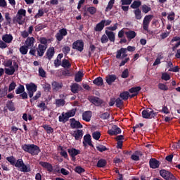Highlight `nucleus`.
Masks as SVG:
<instances>
[{"instance_id":"obj_6","label":"nucleus","mask_w":180,"mask_h":180,"mask_svg":"<svg viewBox=\"0 0 180 180\" xmlns=\"http://www.w3.org/2000/svg\"><path fill=\"white\" fill-rule=\"evenodd\" d=\"M25 86L27 91L29 98H33L34 92L37 91V85H36L34 83H30L27 84Z\"/></svg>"},{"instance_id":"obj_56","label":"nucleus","mask_w":180,"mask_h":180,"mask_svg":"<svg viewBox=\"0 0 180 180\" xmlns=\"http://www.w3.org/2000/svg\"><path fill=\"white\" fill-rule=\"evenodd\" d=\"M115 103L117 108H122V106H123V101L120 99V98H118L115 100Z\"/></svg>"},{"instance_id":"obj_35","label":"nucleus","mask_w":180,"mask_h":180,"mask_svg":"<svg viewBox=\"0 0 180 180\" xmlns=\"http://www.w3.org/2000/svg\"><path fill=\"white\" fill-rule=\"evenodd\" d=\"M61 66L63 67V68H71V63L69 60L64 59L62 61Z\"/></svg>"},{"instance_id":"obj_40","label":"nucleus","mask_w":180,"mask_h":180,"mask_svg":"<svg viewBox=\"0 0 180 180\" xmlns=\"http://www.w3.org/2000/svg\"><path fill=\"white\" fill-rule=\"evenodd\" d=\"M56 105L58 108H60V106H64L65 105V100H64V99H56Z\"/></svg>"},{"instance_id":"obj_27","label":"nucleus","mask_w":180,"mask_h":180,"mask_svg":"<svg viewBox=\"0 0 180 180\" xmlns=\"http://www.w3.org/2000/svg\"><path fill=\"white\" fill-rule=\"evenodd\" d=\"M93 84L97 86H102L103 85V79L101 77H97L93 81Z\"/></svg>"},{"instance_id":"obj_38","label":"nucleus","mask_w":180,"mask_h":180,"mask_svg":"<svg viewBox=\"0 0 180 180\" xmlns=\"http://www.w3.org/2000/svg\"><path fill=\"white\" fill-rule=\"evenodd\" d=\"M71 91L73 94H78V89H79V85L78 84L75 83L71 86Z\"/></svg>"},{"instance_id":"obj_62","label":"nucleus","mask_w":180,"mask_h":180,"mask_svg":"<svg viewBox=\"0 0 180 180\" xmlns=\"http://www.w3.org/2000/svg\"><path fill=\"white\" fill-rule=\"evenodd\" d=\"M87 11L90 13L91 15H95V13H96V8L89 7L87 8Z\"/></svg>"},{"instance_id":"obj_39","label":"nucleus","mask_w":180,"mask_h":180,"mask_svg":"<svg viewBox=\"0 0 180 180\" xmlns=\"http://www.w3.org/2000/svg\"><path fill=\"white\" fill-rule=\"evenodd\" d=\"M20 168V171L23 173H28L31 171L30 168L26 166L25 163Z\"/></svg>"},{"instance_id":"obj_19","label":"nucleus","mask_w":180,"mask_h":180,"mask_svg":"<svg viewBox=\"0 0 180 180\" xmlns=\"http://www.w3.org/2000/svg\"><path fill=\"white\" fill-rule=\"evenodd\" d=\"M117 79V77L115 75H108L105 77V81L108 85H112Z\"/></svg>"},{"instance_id":"obj_22","label":"nucleus","mask_w":180,"mask_h":180,"mask_svg":"<svg viewBox=\"0 0 180 180\" xmlns=\"http://www.w3.org/2000/svg\"><path fill=\"white\" fill-rule=\"evenodd\" d=\"M68 153L70 157H72V158H74V157H76V155H78V154H81V150L72 148L68 149Z\"/></svg>"},{"instance_id":"obj_49","label":"nucleus","mask_w":180,"mask_h":180,"mask_svg":"<svg viewBox=\"0 0 180 180\" xmlns=\"http://www.w3.org/2000/svg\"><path fill=\"white\" fill-rule=\"evenodd\" d=\"M77 112V110L75 109H72L69 110L68 112H65V114L67 115L68 117H72V116H75V113Z\"/></svg>"},{"instance_id":"obj_4","label":"nucleus","mask_w":180,"mask_h":180,"mask_svg":"<svg viewBox=\"0 0 180 180\" xmlns=\"http://www.w3.org/2000/svg\"><path fill=\"white\" fill-rule=\"evenodd\" d=\"M157 116V112L152 108H146L142 111V117L143 119H153Z\"/></svg>"},{"instance_id":"obj_34","label":"nucleus","mask_w":180,"mask_h":180,"mask_svg":"<svg viewBox=\"0 0 180 180\" xmlns=\"http://www.w3.org/2000/svg\"><path fill=\"white\" fill-rule=\"evenodd\" d=\"M131 95L129 93V91H124L120 94V97L123 100V101H127L129 99V97H130Z\"/></svg>"},{"instance_id":"obj_36","label":"nucleus","mask_w":180,"mask_h":180,"mask_svg":"<svg viewBox=\"0 0 180 180\" xmlns=\"http://www.w3.org/2000/svg\"><path fill=\"white\" fill-rule=\"evenodd\" d=\"M19 50L20 53L22 54V56H25V54H27V51H29V48H27L26 45H23L20 47Z\"/></svg>"},{"instance_id":"obj_10","label":"nucleus","mask_w":180,"mask_h":180,"mask_svg":"<svg viewBox=\"0 0 180 180\" xmlns=\"http://www.w3.org/2000/svg\"><path fill=\"white\" fill-rule=\"evenodd\" d=\"M89 101L91 103L95 105V106H101V105H102V103H103V101H102V99H101L96 96H89Z\"/></svg>"},{"instance_id":"obj_52","label":"nucleus","mask_w":180,"mask_h":180,"mask_svg":"<svg viewBox=\"0 0 180 180\" xmlns=\"http://www.w3.org/2000/svg\"><path fill=\"white\" fill-rule=\"evenodd\" d=\"M92 137L94 139V140H99L101 139V132L100 131H94L92 134Z\"/></svg>"},{"instance_id":"obj_37","label":"nucleus","mask_w":180,"mask_h":180,"mask_svg":"<svg viewBox=\"0 0 180 180\" xmlns=\"http://www.w3.org/2000/svg\"><path fill=\"white\" fill-rule=\"evenodd\" d=\"M25 91V86L20 84L19 86L15 89L16 95H20Z\"/></svg>"},{"instance_id":"obj_25","label":"nucleus","mask_w":180,"mask_h":180,"mask_svg":"<svg viewBox=\"0 0 180 180\" xmlns=\"http://www.w3.org/2000/svg\"><path fill=\"white\" fill-rule=\"evenodd\" d=\"M134 13L135 15V19L137 20H141L143 15H141V10H140V8L135 9L134 11Z\"/></svg>"},{"instance_id":"obj_57","label":"nucleus","mask_w":180,"mask_h":180,"mask_svg":"<svg viewBox=\"0 0 180 180\" xmlns=\"http://www.w3.org/2000/svg\"><path fill=\"white\" fill-rule=\"evenodd\" d=\"M143 154L141 151H136L133 155H131V158H140Z\"/></svg>"},{"instance_id":"obj_58","label":"nucleus","mask_w":180,"mask_h":180,"mask_svg":"<svg viewBox=\"0 0 180 180\" xmlns=\"http://www.w3.org/2000/svg\"><path fill=\"white\" fill-rule=\"evenodd\" d=\"M75 172L77 174H82L85 172V169L80 166H77L75 168Z\"/></svg>"},{"instance_id":"obj_15","label":"nucleus","mask_w":180,"mask_h":180,"mask_svg":"<svg viewBox=\"0 0 180 180\" xmlns=\"http://www.w3.org/2000/svg\"><path fill=\"white\" fill-rule=\"evenodd\" d=\"M39 164L44 169H46L49 172H53V167L51 163H49L47 162L41 161L39 162Z\"/></svg>"},{"instance_id":"obj_18","label":"nucleus","mask_w":180,"mask_h":180,"mask_svg":"<svg viewBox=\"0 0 180 180\" xmlns=\"http://www.w3.org/2000/svg\"><path fill=\"white\" fill-rule=\"evenodd\" d=\"M141 91V87L140 86H136V87H132L129 89L130 94H132L130 96V98H134V96H137L139 95V92Z\"/></svg>"},{"instance_id":"obj_2","label":"nucleus","mask_w":180,"mask_h":180,"mask_svg":"<svg viewBox=\"0 0 180 180\" xmlns=\"http://www.w3.org/2000/svg\"><path fill=\"white\" fill-rule=\"evenodd\" d=\"M154 15H147L144 17L142 22V29L143 30L144 34H153V31L150 30V23L153 20Z\"/></svg>"},{"instance_id":"obj_20","label":"nucleus","mask_w":180,"mask_h":180,"mask_svg":"<svg viewBox=\"0 0 180 180\" xmlns=\"http://www.w3.org/2000/svg\"><path fill=\"white\" fill-rule=\"evenodd\" d=\"M72 136L75 137V140H79L82 139V136H84V131H82V129L75 130L73 131Z\"/></svg>"},{"instance_id":"obj_31","label":"nucleus","mask_w":180,"mask_h":180,"mask_svg":"<svg viewBox=\"0 0 180 180\" xmlns=\"http://www.w3.org/2000/svg\"><path fill=\"white\" fill-rule=\"evenodd\" d=\"M107 165V160H105L104 159H101L98 160L97 163V167L98 168H104Z\"/></svg>"},{"instance_id":"obj_60","label":"nucleus","mask_w":180,"mask_h":180,"mask_svg":"<svg viewBox=\"0 0 180 180\" xmlns=\"http://www.w3.org/2000/svg\"><path fill=\"white\" fill-rule=\"evenodd\" d=\"M158 88L159 89H160L161 91H168V87L167 85L162 84V83H160L158 84Z\"/></svg>"},{"instance_id":"obj_29","label":"nucleus","mask_w":180,"mask_h":180,"mask_svg":"<svg viewBox=\"0 0 180 180\" xmlns=\"http://www.w3.org/2000/svg\"><path fill=\"white\" fill-rule=\"evenodd\" d=\"M105 27V25H103V23L102 21L96 24V27H94L95 32H102L103 30V28Z\"/></svg>"},{"instance_id":"obj_50","label":"nucleus","mask_w":180,"mask_h":180,"mask_svg":"<svg viewBox=\"0 0 180 180\" xmlns=\"http://www.w3.org/2000/svg\"><path fill=\"white\" fill-rule=\"evenodd\" d=\"M24 164V162L22 160V159H19L18 160L15 162V165L14 166L16 167V168H20L21 166Z\"/></svg>"},{"instance_id":"obj_42","label":"nucleus","mask_w":180,"mask_h":180,"mask_svg":"<svg viewBox=\"0 0 180 180\" xmlns=\"http://www.w3.org/2000/svg\"><path fill=\"white\" fill-rule=\"evenodd\" d=\"M113 5H115V0H110L107 7L105 8V12H109L113 8Z\"/></svg>"},{"instance_id":"obj_17","label":"nucleus","mask_w":180,"mask_h":180,"mask_svg":"<svg viewBox=\"0 0 180 180\" xmlns=\"http://www.w3.org/2000/svg\"><path fill=\"white\" fill-rule=\"evenodd\" d=\"M160 165V161L155 160V158H151L149 160L150 168H152V169L159 168Z\"/></svg>"},{"instance_id":"obj_51","label":"nucleus","mask_w":180,"mask_h":180,"mask_svg":"<svg viewBox=\"0 0 180 180\" xmlns=\"http://www.w3.org/2000/svg\"><path fill=\"white\" fill-rule=\"evenodd\" d=\"M162 79L164 81H169L171 79V76L167 72H164L162 74Z\"/></svg>"},{"instance_id":"obj_64","label":"nucleus","mask_w":180,"mask_h":180,"mask_svg":"<svg viewBox=\"0 0 180 180\" xmlns=\"http://www.w3.org/2000/svg\"><path fill=\"white\" fill-rule=\"evenodd\" d=\"M101 43H103V44L108 43V41H109V39L108 38V35L103 34L101 37Z\"/></svg>"},{"instance_id":"obj_30","label":"nucleus","mask_w":180,"mask_h":180,"mask_svg":"<svg viewBox=\"0 0 180 180\" xmlns=\"http://www.w3.org/2000/svg\"><path fill=\"white\" fill-rule=\"evenodd\" d=\"M125 34H126L127 39H129V40H131L132 39H134V37H136V32H134V31L126 32Z\"/></svg>"},{"instance_id":"obj_24","label":"nucleus","mask_w":180,"mask_h":180,"mask_svg":"<svg viewBox=\"0 0 180 180\" xmlns=\"http://www.w3.org/2000/svg\"><path fill=\"white\" fill-rule=\"evenodd\" d=\"M52 88L54 91H60L63 88V84L58 82H53L52 83Z\"/></svg>"},{"instance_id":"obj_12","label":"nucleus","mask_w":180,"mask_h":180,"mask_svg":"<svg viewBox=\"0 0 180 180\" xmlns=\"http://www.w3.org/2000/svg\"><path fill=\"white\" fill-rule=\"evenodd\" d=\"M47 50V45L39 44L37 48V51L39 57H43L44 53Z\"/></svg>"},{"instance_id":"obj_46","label":"nucleus","mask_w":180,"mask_h":180,"mask_svg":"<svg viewBox=\"0 0 180 180\" xmlns=\"http://www.w3.org/2000/svg\"><path fill=\"white\" fill-rule=\"evenodd\" d=\"M22 119H23V120H25V122H27V120H29L30 122H32L33 117L31 115H27V113H24L22 115Z\"/></svg>"},{"instance_id":"obj_23","label":"nucleus","mask_w":180,"mask_h":180,"mask_svg":"<svg viewBox=\"0 0 180 180\" xmlns=\"http://www.w3.org/2000/svg\"><path fill=\"white\" fill-rule=\"evenodd\" d=\"M91 117H92V112L86 111L82 114V119L85 122H91Z\"/></svg>"},{"instance_id":"obj_33","label":"nucleus","mask_w":180,"mask_h":180,"mask_svg":"<svg viewBox=\"0 0 180 180\" xmlns=\"http://www.w3.org/2000/svg\"><path fill=\"white\" fill-rule=\"evenodd\" d=\"M82 77H84V73L82 72H78L75 75V81L76 82H81L82 81Z\"/></svg>"},{"instance_id":"obj_21","label":"nucleus","mask_w":180,"mask_h":180,"mask_svg":"<svg viewBox=\"0 0 180 180\" xmlns=\"http://www.w3.org/2000/svg\"><path fill=\"white\" fill-rule=\"evenodd\" d=\"M56 51L54 50V47H50L47 49L46 53V56L48 60H51L53 57H54Z\"/></svg>"},{"instance_id":"obj_7","label":"nucleus","mask_w":180,"mask_h":180,"mask_svg":"<svg viewBox=\"0 0 180 180\" xmlns=\"http://www.w3.org/2000/svg\"><path fill=\"white\" fill-rule=\"evenodd\" d=\"M160 174L165 180H174L176 179L175 176L168 170L162 169L160 171Z\"/></svg>"},{"instance_id":"obj_14","label":"nucleus","mask_w":180,"mask_h":180,"mask_svg":"<svg viewBox=\"0 0 180 180\" xmlns=\"http://www.w3.org/2000/svg\"><path fill=\"white\" fill-rule=\"evenodd\" d=\"M36 41V39L34 37H27V39L25 41V46L29 49H32V47L34 46V42Z\"/></svg>"},{"instance_id":"obj_48","label":"nucleus","mask_w":180,"mask_h":180,"mask_svg":"<svg viewBox=\"0 0 180 180\" xmlns=\"http://www.w3.org/2000/svg\"><path fill=\"white\" fill-rule=\"evenodd\" d=\"M47 27V26H46V25L44 24H38L36 27H35V32H40V30H43V29Z\"/></svg>"},{"instance_id":"obj_63","label":"nucleus","mask_w":180,"mask_h":180,"mask_svg":"<svg viewBox=\"0 0 180 180\" xmlns=\"http://www.w3.org/2000/svg\"><path fill=\"white\" fill-rule=\"evenodd\" d=\"M39 77H42V78H46V71L41 68L39 69Z\"/></svg>"},{"instance_id":"obj_41","label":"nucleus","mask_w":180,"mask_h":180,"mask_svg":"<svg viewBox=\"0 0 180 180\" xmlns=\"http://www.w3.org/2000/svg\"><path fill=\"white\" fill-rule=\"evenodd\" d=\"M141 10L143 13H148L151 11V7H150L146 4H143L141 6Z\"/></svg>"},{"instance_id":"obj_54","label":"nucleus","mask_w":180,"mask_h":180,"mask_svg":"<svg viewBox=\"0 0 180 180\" xmlns=\"http://www.w3.org/2000/svg\"><path fill=\"white\" fill-rule=\"evenodd\" d=\"M38 40L42 46H47V41L49 40L46 37H40Z\"/></svg>"},{"instance_id":"obj_3","label":"nucleus","mask_w":180,"mask_h":180,"mask_svg":"<svg viewBox=\"0 0 180 180\" xmlns=\"http://www.w3.org/2000/svg\"><path fill=\"white\" fill-rule=\"evenodd\" d=\"M22 148L26 153H29L31 155H37L40 153V148L34 144H24Z\"/></svg>"},{"instance_id":"obj_8","label":"nucleus","mask_w":180,"mask_h":180,"mask_svg":"<svg viewBox=\"0 0 180 180\" xmlns=\"http://www.w3.org/2000/svg\"><path fill=\"white\" fill-rule=\"evenodd\" d=\"M73 50H77L80 53L84 50V41L82 39H78L72 44Z\"/></svg>"},{"instance_id":"obj_5","label":"nucleus","mask_w":180,"mask_h":180,"mask_svg":"<svg viewBox=\"0 0 180 180\" xmlns=\"http://www.w3.org/2000/svg\"><path fill=\"white\" fill-rule=\"evenodd\" d=\"M26 19V10L20 9L17 13L16 22L18 25H23Z\"/></svg>"},{"instance_id":"obj_55","label":"nucleus","mask_w":180,"mask_h":180,"mask_svg":"<svg viewBox=\"0 0 180 180\" xmlns=\"http://www.w3.org/2000/svg\"><path fill=\"white\" fill-rule=\"evenodd\" d=\"M16 88V83L15 82H11L8 86V92H12Z\"/></svg>"},{"instance_id":"obj_47","label":"nucleus","mask_w":180,"mask_h":180,"mask_svg":"<svg viewBox=\"0 0 180 180\" xmlns=\"http://www.w3.org/2000/svg\"><path fill=\"white\" fill-rule=\"evenodd\" d=\"M6 95H8V89H0V98H5Z\"/></svg>"},{"instance_id":"obj_9","label":"nucleus","mask_w":180,"mask_h":180,"mask_svg":"<svg viewBox=\"0 0 180 180\" xmlns=\"http://www.w3.org/2000/svg\"><path fill=\"white\" fill-rule=\"evenodd\" d=\"M68 34V32H67V29L62 28L58 30V32L56 34L55 37L58 41H61L65 36Z\"/></svg>"},{"instance_id":"obj_11","label":"nucleus","mask_w":180,"mask_h":180,"mask_svg":"<svg viewBox=\"0 0 180 180\" xmlns=\"http://www.w3.org/2000/svg\"><path fill=\"white\" fill-rule=\"evenodd\" d=\"M127 57V49L124 48H121L120 50L117 51L116 58L123 59Z\"/></svg>"},{"instance_id":"obj_44","label":"nucleus","mask_w":180,"mask_h":180,"mask_svg":"<svg viewBox=\"0 0 180 180\" xmlns=\"http://www.w3.org/2000/svg\"><path fill=\"white\" fill-rule=\"evenodd\" d=\"M40 96H41V91H37L36 95L34 96H32L30 99V102H34V101H37V99H39L40 98Z\"/></svg>"},{"instance_id":"obj_26","label":"nucleus","mask_w":180,"mask_h":180,"mask_svg":"<svg viewBox=\"0 0 180 180\" xmlns=\"http://www.w3.org/2000/svg\"><path fill=\"white\" fill-rule=\"evenodd\" d=\"M105 34L110 41L115 42V32L105 30Z\"/></svg>"},{"instance_id":"obj_43","label":"nucleus","mask_w":180,"mask_h":180,"mask_svg":"<svg viewBox=\"0 0 180 180\" xmlns=\"http://www.w3.org/2000/svg\"><path fill=\"white\" fill-rule=\"evenodd\" d=\"M84 140L85 143H86V144H88L89 146H92V141L91 140V135L87 134V135L84 136Z\"/></svg>"},{"instance_id":"obj_61","label":"nucleus","mask_w":180,"mask_h":180,"mask_svg":"<svg viewBox=\"0 0 180 180\" xmlns=\"http://www.w3.org/2000/svg\"><path fill=\"white\" fill-rule=\"evenodd\" d=\"M112 128L114 130V132L117 134V135L120 134V133H122V129H120V128H119L117 126L113 125Z\"/></svg>"},{"instance_id":"obj_32","label":"nucleus","mask_w":180,"mask_h":180,"mask_svg":"<svg viewBox=\"0 0 180 180\" xmlns=\"http://www.w3.org/2000/svg\"><path fill=\"white\" fill-rule=\"evenodd\" d=\"M141 6V1L140 0L139 1H134L131 4V8L132 9H139Z\"/></svg>"},{"instance_id":"obj_13","label":"nucleus","mask_w":180,"mask_h":180,"mask_svg":"<svg viewBox=\"0 0 180 180\" xmlns=\"http://www.w3.org/2000/svg\"><path fill=\"white\" fill-rule=\"evenodd\" d=\"M70 127L72 129H82L84 127L79 121L75 120L74 118L70 120Z\"/></svg>"},{"instance_id":"obj_53","label":"nucleus","mask_w":180,"mask_h":180,"mask_svg":"<svg viewBox=\"0 0 180 180\" xmlns=\"http://www.w3.org/2000/svg\"><path fill=\"white\" fill-rule=\"evenodd\" d=\"M62 51L65 54V56H67V54H68V53H70V51H71V49L68 46H65L62 49Z\"/></svg>"},{"instance_id":"obj_28","label":"nucleus","mask_w":180,"mask_h":180,"mask_svg":"<svg viewBox=\"0 0 180 180\" xmlns=\"http://www.w3.org/2000/svg\"><path fill=\"white\" fill-rule=\"evenodd\" d=\"M68 119L70 118L65 112H63L61 115L59 116V122H62L63 123H65V122H68Z\"/></svg>"},{"instance_id":"obj_16","label":"nucleus","mask_w":180,"mask_h":180,"mask_svg":"<svg viewBox=\"0 0 180 180\" xmlns=\"http://www.w3.org/2000/svg\"><path fill=\"white\" fill-rule=\"evenodd\" d=\"M2 40L7 44H11L13 41V36L11 34H5L2 36Z\"/></svg>"},{"instance_id":"obj_45","label":"nucleus","mask_w":180,"mask_h":180,"mask_svg":"<svg viewBox=\"0 0 180 180\" xmlns=\"http://www.w3.org/2000/svg\"><path fill=\"white\" fill-rule=\"evenodd\" d=\"M43 129H44V130L46 131V132L50 134V133H53V131H54V129L53 128H51V127L47 125V124H44L42 126Z\"/></svg>"},{"instance_id":"obj_1","label":"nucleus","mask_w":180,"mask_h":180,"mask_svg":"<svg viewBox=\"0 0 180 180\" xmlns=\"http://www.w3.org/2000/svg\"><path fill=\"white\" fill-rule=\"evenodd\" d=\"M13 64V65H12ZM4 67H7L5 68V74L7 75H13L18 68H19V65L16 62H12V59H8L4 61Z\"/></svg>"},{"instance_id":"obj_59","label":"nucleus","mask_w":180,"mask_h":180,"mask_svg":"<svg viewBox=\"0 0 180 180\" xmlns=\"http://www.w3.org/2000/svg\"><path fill=\"white\" fill-rule=\"evenodd\" d=\"M45 92H49L51 89V86L49 83H45L42 85Z\"/></svg>"}]
</instances>
